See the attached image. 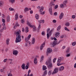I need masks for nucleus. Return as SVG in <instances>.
I'll list each match as a JSON object with an SVG mask.
<instances>
[{
  "label": "nucleus",
  "mask_w": 76,
  "mask_h": 76,
  "mask_svg": "<svg viewBox=\"0 0 76 76\" xmlns=\"http://www.w3.org/2000/svg\"><path fill=\"white\" fill-rule=\"evenodd\" d=\"M9 10L10 11H13V10H14V9L12 8H10L9 9Z\"/></svg>",
  "instance_id": "58836bf2"
},
{
  "label": "nucleus",
  "mask_w": 76,
  "mask_h": 76,
  "mask_svg": "<svg viewBox=\"0 0 76 76\" xmlns=\"http://www.w3.org/2000/svg\"><path fill=\"white\" fill-rule=\"evenodd\" d=\"M51 71H49V72L48 73V75L49 76H50V75H51Z\"/></svg>",
  "instance_id": "5fc2aeb1"
},
{
  "label": "nucleus",
  "mask_w": 76,
  "mask_h": 76,
  "mask_svg": "<svg viewBox=\"0 0 76 76\" xmlns=\"http://www.w3.org/2000/svg\"><path fill=\"white\" fill-rule=\"evenodd\" d=\"M9 41H10V39H7L6 43L7 45H8V44L9 43Z\"/></svg>",
  "instance_id": "c85d7f7f"
},
{
  "label": "nucleus",
  "mask_w": 76,
  "mask_h": 76,
  "mask_svg": "<svg viewBox=\"0 0 76 76\" xmlns=\"http://www.w3.org/2000/svg\"><path fill=\"white\" fill-rule=\"evenodd\" d=\"M64 29L66 31H68V32H70V30L69 29H68L66 27H65L64 28Z\"/></svg>",
  "instance_id": "473e14b6"
},
{
  "label": "nucleus",
  "mask_w": 76,
  "mask_h": 76,
  "mask_svg": "<svg viewBox=\"0 0 76 76\" xmlns=\"http://www.w3.org/2000/svg\"><path fill=\"white\" fill-rule=\"evenodd\" d=\"M75 15H73L72 16V19H75Z\"/></svg>",
  "instance_id": "bf43d9fd"
},
{
  "label": "nucleus",
  "mask_w": 76,
  "mask_h": 76,
  "mask_svg": "<svg viewBox=\"0 0 76 76\" xmlns=\"http://www.w3.org/2000/svg\"><path fill=\"white\" fill-rule=\"evenodd\" d=\"M8 60L9 61H10V62H12V61H13V60L10 59H8Z\"/></svg>",
  "instance_id": "6e6d98bb"
},
{
  "label": "nucleus",
  "mask_w": 76,
  "mask_h": 76,
  "mask_svg": "<svg viewBox=\"0 0 76 76\" xmlns=\"http://www.w3.org/2000/svg\"><path fill=\"white\" fill-rule=\"evenodd\" d=\"M46 64L48 65V69H51L53 67V64L51 63V57H50L49 58L48 61L46 62Z\"/></svg>",
  "instance_id": "f03ea898"
},
{
  "label": "nucleus",
  "mask_w": 76,
  "mask_h": 76,
  "mask_svg": "<svg viewBox=\"0 0 76 76\" xmlns=\"http://www.w3.org/2000/svg\"><path fill=\"white\" fill-rule=\"evenodd\" d=\"M7 59L6 58L4 60V63H5V62H6V61H7Z\"/></svg>",
  "instance_id": "052dcab7"
},
{
  "label": "nucleus",
  "mask_w": 76,
  "mask_h": 76,
  "mask_svg": "<svg viewBox=\"0 0 76 76\" xmlns=\"http://www.w3.org/2000/svg\"><path fill=\"white\" fill-rule=\"evenodd\" d=\"M44 9V8L43 7H41L40 8V10H39V11L41 12L40 14H41V15H44V14H45V11H44L42 12L43 11Z\"/></svg>",
  "instance_id": "423d86ee"
},
{
  "label": "nucleus",
  "mask_w": 76,
  "mask_h": 76,
  "mask_svg": "<svg viewBox=\"0 0 76 76\" xmlns=\"http://www.w3.org/2000/svg\"><path fill=\"white\" fill-rule=\"evenodd\" d=\"M64 69V66H62L60 67L59 69V70L60 71V72H61V71L63 70Z\"/></svg>",
  "instance_id": "dca6fc26"
},
{
  "label": "nucleus",
  "mask_w": 76,
  "mask_h": 76,
  "mask_svg": "<svg viewBox=\"0 0 76 76\" xmlns=\"http://www.w3.org/2000/svg\"><path fill=\"white\" fill-rule=\"evenodd\" d=\"M47 74V71L45 70L42 76H45Z\"/></svg>",
  "instance_id": "aec40b11"
},
{
  "label": "nucleus",
  "mask_w": 76,
  "mask_h": 76,
  "mask_svg": "<svg viewBox=\"0 0 76 76\" xmlns=\"http://www.w3.org/2000/svg\"><path fill=\"white\" fill-rule=\"evenodd\" d=\"M43 60H44V56H42L40 59V61H42Z\"/></svg>",
  "instance_id": "f704fd0d"
},
{
  "label": "nucleus",
  "mask_w": 76,
  "mask_h": 76,
  "mask_svg": "<svg viewBox=\"0 0 76 76\" xmlns=\"http://www.w3.org/2000/svg\"><path fill=\"white\" fill-rule=\"evenodd\" d=\"M2 22H3V23H5V20H4V19H3L2 20Z\"/></svg>",
  "instance_id": "69168bd1"
},
{
  "label": "nucleus",
  "mask_w": 76,
  "mask_h": 76,
  "mask_svg": "<svg viewBox=\"0 0 76 76\" xmlns=\"http://www.w3.org/2000/svg\"><path fill=\"white\" fill-rule=\"evenodd\" d=\"M70 49V48H68V49H67L66 51V53H69V49Z\"/></svg>",
  "instance_id": "c9c22d12"
},
{
  "label": "nucleus",
  "mask_w": 76,
  "mask_h": 76,
  "mask_svg": "<svg viewBox=\"0 0 76 76\" xmlns=\"http://www.w3.org/2000/svg\"><path fill=\"white\" fill-rule=\"evenodd\" d=\"M25 40L26 41V42H28V41H29V39H28V38L27 37H25Z\"/></svg>",
  "instance_id": "2f4dec72"
},
{
  "label": "nucleus",
  "mask_w": 76,
  "mask_h": 76,
  "mask_svg": "<svg viewBox=\"0 0 76 76\" xmlns=\"http://www.w3.org/2000/svg\"><path fill=\"white\" fill-rule=\"evenodd\" d=\"M41 23H39V27L38 28V30H39V29H40V28H41Z\"/></svg>",
  "instance_id": "4c0bfd02"
},
{
  "label": "nucleus",
  "mask_w": 76,
  "mask_h": 76,
  "mask_svg": "<svg viewBox=\"0 0 76 76\" xmlns=\"http://www.w3.org/2000/svg\"><path fill=\"white\" fill-rule=\"evenodd\" d=\"M19 26V24L18 23V22H16L15 25V26H14V29L16 28V27Z\"/></svg>",
  "instance_id": "4468645a"
},
{
  "label": "nucleus",
  "mask_w": 76,
  "mask_h": 76,
  "mask_svg": "<svg viewBox=\"0 0 76 76\" xmlns=\"http://www.w3.org/2000/svg\"><path fill=\"white\" fill-rule=\"evenodd\" d=\"M13 55H15V56H17L18 54V51L15 50L13 51Z\"/></svg>",
  "instance_id": "9d476101"
},
{
  "label": "nucleus",
  "mask_w": 76,
  "mask_h": 76,
  "mask_svg": "<svg viewBox=\"0 0 76 76\" xmlns=\"http://www.w3.org/2000/svg\"><path fill=\"white\" fill-rule=\"evenodd\" d=\"M65 25L67 26H70V23H67L65 24Z\"/></svg>",
  "instance_id": "72a5a7b5"
},
{
  "label": "nucleus",
  "mask_w": 76,
  "mask_h": 76,
  "mask_svg": "<svg viewBox=\"0 0 76 76\" xmlns=\"http://www.w3.org/2000/svg\"><path fill=\"white\" fill-rule=\"evenodd\" d=\"M56 22L57 21H56V20H53V23H56Z\"/></svg>",
  "instance_id": "4d7b16f0"
},
{
  "label": "nucleus",
  "mask_w": 76,
  "mask_h": 76,
  "mask_svg": "<svg viewBox=\"0 0 76 76\" xmlns=\"http://www.w3.org/2000/svg\"><path fill=\"white\" fill-rule=\"evenodd\" d=\"M58 8V5H56L55 6V9H57Z\"/></svg>",
  "instance_id": "de8ad7c7"
},
{
  "label": "nucleus",
  "mask_w": 76,
  "mask_h": 76,
  "mask_svg": "<svg viewBox=\"0 0 76 76\" xmlns=\"http://www.w3.org/2000/svg\"><path fill=\"white\" fill-rule=\"evenodd\" d=\"M64 16V13H61L59 16L60 19H62V18H63Z\"/></svg>",
  "instance_id": "f8f14e48"
},
{
  "label": "nucleus",
  "mask_w": 76,
  "mask_h": 76,
  "mask_svg": "<svg viewBox=\"0 0 76 76\" xmlns=\"http://www.w3.org/2000/svg\"><path fill=\"white\" fill-rule=\"evenodd\" d=\"M60 38H61V39H63V38H64V35H62L60 37Z\"/></svg>",
  "instance_id": "3c124183"
},
{
  "label": "nucleus",
  "mask_w": 76,
  "mask_h": 76,
  "mask_svg": "<svg viewBox=\"0 0 76 76\" xmlns=\"http://www.w3.org/2000/svg\"><path fill=\"white\" fill-rule=\"evenodd\" d=\"M28 29V27H26V30H25L26 33H27L28 32L29 30Z\"/></svg>",
  "instance_id": "393cba45"
},
{
  "label": "nucleus",
  "mask_w": 76,
  "mask_h": 76,
  "mask_svg": "<svg viewBox=\"0 0 76 76\" xmlns=\"http://www.w3.org/2000/svg\"><path fill=\"white\" fill-rule=\"evenodd\" d=\"M34 62L35 64H37V63H38L37 58H35Z\"/></svg>",
  "instance_id": "6ab92c4d"
},
{
  "label": "nucleus",
  "mask_w": 76,
  "mask_h": 76,
  "mask_svg": "<svg viewBox=\"0 0 76 76\" xmlns=\"http://www.w3.org/2000/svg\"><path fill=\"white\" fill-rule=\"evenodd\" d=\"M4 4V2L2 1H0V6L1 7H3Z\"/></svg>",
  "instance_id": "a211bd4d"
},
{
  "label": "nucleus",
  "mask_w": 76,
  "mask_h": 76,
  "mask_svg": "<svg viewBox=\"0 0 76 76\" xmlns=\"http://www.w3.org/2000/svg\"><path fill=\"white\" fill-rule=\"evenodd\" d=\"M25 68L26 69H28V68H29V67H28V66L27 65H26L25 66Z\"/></svg>",
  "instance_id": "13d9d810"
},
{
  "label": "nucleus",
  "mask_w": 76,
  "mask_h": 76,
  "mask_svg": "<svg viewBox=\"0 0 76 76\" xmlns=\"http://www.w3.org/2000/svg\"><path fill=\"white\" fill-rule=\"evenodd\" d=\"M47 69V67L44 65H43L42 66V69L43 70H45Z\"/></svg>",
  "instance_id": "a878e982"
},
{
  "label": "nucleus",
  "mask_w": 76,
  "mask_h": 76,
  "mask_svg": "<svg viewBox=\"0 0 76 76\" xmlns=\"http://www.w3.org/2000/svg\"><path fill=\"white\" fill-rule=\"evenodd\" d=\"M56 58H55L53 60V63H55V62H56Z\"/></svg>",
  "instance_id": "0e129e2a"
},
{
  "label": "nucleus",
  "mask_w": 76,
  "mask_h": 76,
  "mask_svg": "<svg viewBox=\"0 0 76 76\" xmlns=\"http://www.w3.org/2000/svg\"><path fill=\"white\" fill-rule=\"evenodd\" d=\"M66 57H70V54H68L66 55Z\"/></svg>",
  "instance_id": "e2e57ef3"
},
{
  "label": "nucleus",
  "mask_w": 76,
  "mask_h": 76,
  "mask_svg": "<svg viewBox=\"0 0 76 76\" xmlns=\"http://www.w3.org/2000/svg\"><path fill=\"white\" fill-rule=\"evenodd\" d=\"M76 44V42H73L72 43V45H73V46H75V45Z\"/></svg>",
  "instance_id": "37998d69"
},
{
  "label": "nucleus",
  "mask_w": 76,
  "mask_h": 76,
  "mask_svg": "<svg viewBox=\"0 0 76 76\" xmlns=\"http://www.w3.org/2000/svg\"><path fill=\"white\" fill-rule=\"evenodd\" d=\"M50 7H52V6H55V4H54L51 3L50 4Z\"/></svg>",
  "instance_id": "c03bdc74"
},
{
  "label": "nucleus",
  "mask_w": 76,
  "mask_h": 76,
  "mask_svg": "<svg viewBox=\"0 0 76 76\" xmlns=\"http://www.w3.org/2000/svg\"><path fill=\"white\" fill-rule=\"evenodd\" d=\"M62 64V63L60 64V63H57V65L58 66H61Z\"/></svg>",
  "instance_id": "49530a36"
},
{
  "label": "nucleus",
  "mask_w": 76,
  "mask_h": 76,
  "mask_svg": "<svg viewBox=\"0 0 76 76\" xmlns=\"http://www.w3.org/2000/svg\"><path fill=\"white\" fill-rule=\"evenodd\" d=\"M11 73H12V72L10 71V73L8 74V76H12V74H11Z\"/></svg>",
  "instance_id": "a19ab883"
},
{
  "label": "nucleus",
  "mask_w": 76,
  "mask_h": 76,
  "mask_svg": "<svg viewBox=\"0 0 76 76\" xmlns=\"http://www.w3.org/2000/svg\"><path fill=\"white\" fill-rule=\"evenodd\" d=\"M41 34L42 35H45V31H43L42 32Z\"/></svg>",
  "instance_id": "ea45409f"
},
{
  "label": "nucleus",
  "mask_w": 76,
  "mask_h": 76,
  "mask_svg": "<svg viewBox=\"0 0 76 76\" xmlns=\"http://www.w3.org/2000/svg\"><path fill=\"white\" fill-rule=\"evenodd\" d=\"M58 72V68H56L54 70V71L52 73V75H53L55 73H57Z\"/></svg>",
  "instance_id": "6e6552de"
},
{
  "label": "nucleus",
  "mask_w": 76,
  "mask_h": 76,
  "mask_svg": "<svg viewBox=\"0 0 76 76\" xmlns=\"http://www.w3.org/2000/svg\"><path fill=\"white\" fill-rule=\"evenodd\" d=\"M10 16H8L7 17V22H10Z\"/></svg>",
  "instance_id": "7c9ffc66"
},
{
  "label": "nucleus",
  "mask_w": 76,
  "mask_h": 76,
  "mask_svg": "<svg viewBox=\"0 0 76 76\" xmlns=\"http://www.w3.org/2000/svg\"><path fill=\"white\" fill-rule=\"evenodd\" d=\"M66 2H67V1H64V3H64V5H65V6H66Z\"/></svg>",
  "instance_id": "09e8293b"
},
{
  "label": "nucleus",
  "mask_w": 76,
  "mask_h": 76,
  "mask_svg": "<svg viewBox=\"0 0 76 76\" xmlns=\"http://www.w3.org/2000/svg\"><path fill=\"white\" fill-rule=\"evenodd\" d=\"M21 22L22 23H25V20H24V19H21Z\"/></svg>",
  "instance_id": "e433bc0d"
},
{
  "label": "nucleus",
  "mask_w": 76,
  "mask_h": 76,
  "mask_svg": "<svg viewBox=\"0 0 76 76\" xmlns=\"http://www.w3.org/2000/svg\"><path fill=\"white\" fill-rule=\"evenodd\" d=\"M31 34L29 35L27 37V38H28V39L29 40L30 39V38H31Z\"/></svg>",
  "instance_id": "a18cd8bd"
},
{
  "label": "nucleus",
  "mask_w": 76,
  "mask_h": 76,
  "mask_svg": "<svg viewBox=\"0 0 76 76\" xmlns=\"http://www.w3.org/2000/svg\"><path fill=\"white\" fill-rule=\"evenodd\" d=\"M49 11L51 15H53V12L52 11V7H50L49 9Z\"/></svg>",
  "instance_id": "2eb2a0df"
},
{
  "label": "nucleus",
  "mask_w": 76,
  "mask_h": 76,
  "mask_svg": "<svg viewBox=\"0 0 76 76\" xmlns=\"http://www.w3.org/2000/svg\"><path fill=\"white\" fill-rule=\"evenodd\" d=\"M32 39V44H35V38H33Z\"/></svg>",
  "instance_id": "4be33fe9"
},
{
  "label": "nucleus",
  "mask_w": 76,
  "mask_h": 76,
  "mask_svg": "<svg viewBox=\"0 0 76 76\" xmlns=\"http://www.w3.org/2000/svg\"><path fill=\"white\" fill-rule=\"evenodd\" d=\"M11 3H15V0H11Z\"/></svg>",
  "instance_id": "338daca9"
},
{
  "label": "nucleus",
  "mask_w": 76,
  "mask_h": 76,
  "mask_svg": "<svg viewBox=\"0 0 76 76\" xmlns=\"http://www.w3.org/2000/svg\"><path fill=\"white\" fill-rule=\"evenodd\" d=\"M74 67L75 68H76V63L74 65Z\"/></svg>",
  "instance_id": "774afa93"
},
{
  "label": "nucleus",
  "mask_w": 76,
  "mask_h": 76,
  "mask_svg": "<svg viewBox=\"0 0 76 76\" xmlns=\"http://www.w3.org/2000/svg\"><path fill=\"white\" fill-rule=\"evenodd\" d=\"M27 43H28V44H29L30 46H31V43L29 41H28V42H27Z\"/></svg>",
  "instance_id": "864d4df0"
},
{
  "label": "nucleus",
  "mask_w": 76,
  "mask_h": 76,
  "mask_svg": "<svg viewBox=\"0 0 76 76\" xmlns=\"http://www.w3.org/2000/svg\"><path fill=\"white\" fill-rule=\"evenodd\" d=\"M15 20H17L18 19V15L17 14H15Z\"/></svg>",
  "instance_id": "c756f323"
},
{
  "label": "nucleus",
  "mask_w": 76,
  "mask_h": 76,
  "mask_svg": "<svg viewBox=\"0 0 76 76\" xmlns=\"http://www.w3.org/2000/svg\"><path fill=\"white\" fill-rule=\"evenodd\" d=\"M64 60V58L63 57H59L58 58L57 63H60L61 61H62Z\"/></svg>",
  "instance_id": "0eeeda50"
},
{
  "label": "nucleus",
  "mask_w": 76,
  "mask_h": 76,
  "mask_svg": "<svg viewBox=\"0 0 76 76\" xmlns=\"http://www.w3.org/2000/svg\"><path fill=\"white\" fill-rule=\"evenodd\" d=\"M27 25H28V26H30L31 28H33V31H34V32H36V31H37V27H36V26H35L34 25L33 26L32 25L31 23H30V22H27Z\"/></svg>",
  "instance_id": "7ed1b4c3"
},
{
  "label": "nucleus",
  "mask_w": 76,
  "mask_h": 76,
  "mask_svg": "<svg viewBox=\"0 0 76 76\" xmlns=\"http://www.w3.org/2000/svg\"><path fill=\"white\" fill-rule=\"evenodd\" d=\"M65 6V5H64V4H61L60 5V7H61V8H64Z\"/></svg>",
  "instance_id": "5701e85b"
},
{
  "label": "nucleus",
  "mask_w": 76,
  "mask_h": 76,
  "mask_svg": "<svg viewBox=\"0 0 76 76\" xmlns=\"http://www.w3.org/2000/svg\"><path fill=\"white\" fill-rule=\"evenodd\" d=\"M47 51L48 52L47 53V55H48V53H50L52 52V50H51V48H49V49H48Z\"/></svg>",
  "instance_id": "9b49d317"
},
{
  "label": "nucleus",
  "mask_w": 76,
  "mask_h": 76,
  "mask_svg": "<svg viewBox=\"0 0 76 76\" xmlns=\"http://www.w3.org/2000/svg\"><path fill=\"white\" fill-rule=\"evenodd\" d=\"M35 18L37 19H38L39 18V15L38 14H36L35 15Z\"/></svg>",
  "instance_id": "b1692460"
},
{
  "label": "nucleus",
  "mask_w": 76,
  "mask_h": 76,
  "mask_svg": "<svg viewBox=\"0 0 76 76\" xmlns=\"http://www.w3.org/2000/svg\"><path fill=\"white\" fill-rule=\"evenodd\" d=\"M38 22L39 23H44V20H39L38 21Z\"/></svg>",
  "instance_id": "412c9836"
},
{
  "label": "nucleus",
  "mask_w": 76,
  "mask_h": 76,
  "mask_svg": "<svg viewBox=\"0 0 76 76\" xmlns=\"http://www.w3.org/2000/svg\"><path fill=\"white\" fill-rule=\"evenodd\" d=\"M28 11H29V8H28V7L25 8L24 9V12H28Z\"/></svg>",
  "instance_id": "bb28decb"
},
{
  "label": "nucleus",
  "mask_w": 76,
  "mask_h": 76,
  "mask_svg": "<svg viewBox=\"0 0 76 76\" xmlns=\"http://www.w3.org/2000/svg\"><path fill=\"white\" fill-rule=\"evenodd\" d=\"M61 25H59V26H58L57 28V31H59L61 29Z\"/></svg>",
  "instance_id": "cd10ccee"
},
{
  "label": "nucleus",
  "mask_w": 76,
  "mask_h": 76,
  "mask_svg": "<svg viewBox=\"0 0 76 76\" xmlns=\"http://www.w3.org/2000/svg\"><path fill=\"white\" fill-rule=\"evenodd\" d=\"M31 70L29 69V70H28V74L27 75V76H29V73H31Z\"/></svg>",
  "instance_id": "79ce46f5"
},
{
  "label": "nucleus",
  "mask_w": 76,
  "mask_h": 76,
  "mask_svg": "<svg viewBox=\"0 0 76 76\" xmlns=\"http://www.w3.org/2000/svg\"><path fill=\"white\" fill-rule=\"evenodd\" d=\"M3 32V29L1 28L0 30V32L1 33H2Z\"/></svg>",
  "instance_id": "603ef678"
},
{
  "label": "nucleus",
  "mask_w": 76,
  "mask_h": 76,
  "mask_svg": "<svg viewBox=\"0 0 76 76\" xmlns=\"http://www.w3.org/2000/svg\"><path fill=\"white\" fill-rule=\"evenodd\" d=\"M50 31V28H48L47 30V34H48V32H49V31Z\"/></svg>",
  "instance_id": "8fccbe9b"
},
{
  "label": "nucleus",
  "mask_w": 76,
  "mask_h": 76,
  "mask_svg": "<svg viewBox=\"0 0 76 76\" xmlns=\"http://www.w3.org/2000/svg\"><path fill=\"white\" fill-rule=\"evenodd\" d=\"M28 42H26V44H25V46L26 47H27L28 46Z\"/></svg>",
  "instance_id": "680f3d73"
},
{
  "label": "nucleus",
  "mask_w": 76,
  "mask_h": 76,
  "mask_svg": "<svg viewBox=\"0 0 76 76\" xmlns=\"http://www.w3.org/2000/svg\"><path fill=\"white\" fill-rule=\"evenodd\" d=\"M25 64L24 63L21 66L22 69L23 70H25Z\"/></svg>",
  "instance_id": "f3484780"
},
{
  "label": "nucleus",
  "mask_w": 76,
  "mask_h": 76,
  "mask_svg": "<svg viewBox=\"0 0 76 76\" xmlns=\"http://www.w3.org/2000/svg\"><path fill=\"white\" fill-rule=\"evenodd\" d=\"M60 33L59 32H57L55 34V37H56V38H58L59 37H60Z\"/></svg>",
  "instance_id": "ddd939ff"
},
{
  "label": "nucleus",
  "mask_w": 76,
  "mask_h": 76,
  "mask_svg": "<svg viewBox=\"0 0 76 76\" xmlns=\"http://www.w3.org/2000/svg\"><path fill=\"white\" fill-rule=\"evenodd\" d=\"M16 33V39L15 40V42L18 43V42H21V36L20 35V34H21V31H19L17 32L15 31V34Z\"/></svg>",
  "instance_id": "f257e3e1"
},
{
  "label": "nucleus",
  "mask_w": 76,
  "mask_h": 76,
  "mask_svg": "<svg viewBox=\"0 0 76 76\" xmlns=\"http://www.w3.org/2000/svg\"><path fill=\"white\" fill-rule=\"evenodd\" d=\"M63 40H64L63 39L60 40L57 43V42H56V41H54L53 42V43L52 44V45L53 47H54L56 45H58V44H60V42H61V41H63Z\"/></svg>",
  "instance_id": "20e7f679"
},
{
  "label": "nucleus",
  "mask_w": 76,
  "mask_h": 76,
  "mask_svg": "<svg viewBox=\"0 0 76 76\" xmlns=\"http://www.w3.org/2000/svg\"><path fill=\"white\" fill-rule=\"evenodd\" d=\"M54 31V29H52L50 31L49 33H47V36L48 39H49V38H50V36L52 34V31Z\"/></svg>",
  "instance_id": "39448f33"
},
{
  "label": "nucleus",
  "mask_w": 76,
  "mask_h": 76,
  "mask_svg": "<svg viewBox=\"0 0 76 76\" xmlns=\"http://www.w3.org/2000/svg\"><path fill=\"white\" fill-rule=\"evenodd\" d=\"M45 45V41L41 45L40 47V50H42L43 48H44V47Z\"/></svg>",
  "instance_id": "1a4fd4ad"
}]
</instances>
